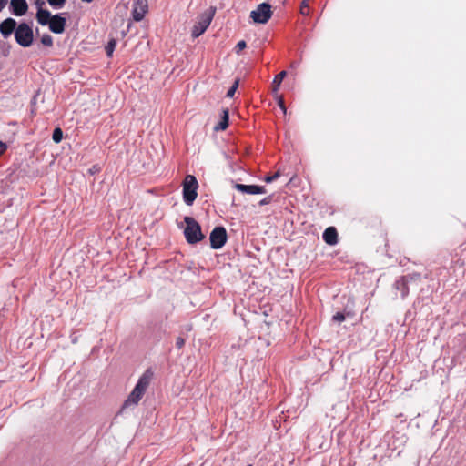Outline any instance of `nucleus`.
<instances>
[{
  "mask_svg": "<svg viewBox=\"0 0 466 466\" xmlns=\"http://www.w3.org/2000/svg\"><path fill=\"white\" fill-rule=\"evenodd\" d=\"M152 378L153 372L150 370H147L139 378L135 388L125 401L123 408H127L130 405H137L140 401L147 389L148 388Z\"/></svg>",
  "mask_w": 466,
  "mask_h": 466,
  "instance_id": "1",
  "label": "nucleus"
},
{
  "mask_svg": "<svg viewBox=\"0 0 466 466\" xmlns=\"http://www.w3.org/2000/svg\"><path fill=\"white\" fill-rule=\"evenodd\" d=\"M152 378L153 372L150 370H147L139 378L135 388L125 401L123 408H127L130 405H137L140 401L147 389L148 388Z\"/></svg>",
  "mask_w": 466,
  "mask_h": 466,
  "instance_id": "2",
  "label": "nucleus"
},
{
  "mask_svg": "<svg viewBox=\"0 0 466 466\" xmlns=\"http://www.w3.org/2000/svg\"><path fill=\"white\" fill-rule=\"evenodd\" d=\"M186 228L184 235L189 244H196L204 239L205 236L201 231V227L193 218L186 216L184 218Z\"/></svg>",
  "mask_w": 466,
  "mask_h": 466,
  "instance_id": "3",
  "label": "nucleus"
},
{
  "mask_svg": "<svg viewBox=\"0 0 466 466\" xmlns=\"http://www.w3.org/2000/svg\"><path fill=\"white\" fill-rule=\"evenodd\" d=\"M198 183L193 175H187L183 181V198L187 205L191 206L198 197Z\"/></svg>",
  "mask_w": 466,
  "mask_h": 466,
  "instance_id": "4",
  "label": "nucleus"
},
{
  "mask_svg": "<svg viewBox=\"0 0 466 466\" xmlns=\"http://www.w3.org/2000/svg\"><path fill=\"white\" fill-rule=\"evenodd\" d=\"M15 38L21 46L28 47L34 40L33 29L27 24L22 23L15 31Z\"/></svg>",
  "mask_w": 466,
  "mask_h": 466,
  "instance_id": "5",
  "label": "nucleus"
},
{
  "mask_svg": "<svg viewBox=\"0 0 466 466\" xmlns=\"http://www.w3.org/2000/svg\"><path fill=\"white\" fill-rule=\"evenodd\" d=\"M271 15V5L268 3L259 4L256 10L250 13V17L258 24H266L270 19Z\"/></svg>",
  "mask_w": 466,
  "mask_h": 466,
  "instance_id": "6",
  "label": "nucleus"
},
{
  "mask_svg": "<svg viewBox=\"0 0 466 466\" xmlns=\"http://www.w3.org/2000/svg\"><path fill=\"white\" fill-rule=\"evenodd\" d=\"M228 235L224 227H216L210 233V247L213 249L221 248L227 242Z\"/></svg>",
  "mask_w": 466,
  "mask_h": 466,
  "instance_id": "7",
  "label": "nucleus"
},
{
  "mask_svg": "<svg viewBox=\"0 0 466 466\" xmlns=\"http://www.w3.org/2000/svg\"><path fill=\"white\" fill-rule=\"evenodd\" d=\"M420 279V274L414 273L401 277L394 283V288L400 291L401 298L405 299L409 294V283L410 281H417Z\"/></svg>",
  "mask_w": 466,
  "mask_h": 466,
  "instance_id": "8",
  "label": "nucleus"
},
{
  "mask_svg": "<svg viewBox=\"0 0 466 466\" xmlns=\"http://www.w3.org/2000/svg\"><path fill=\"white\" fill-rule=\"evenodd\" d=\"M213 18V14H203L200 15L198 21L192 28V36L194 38L201 35L209 26Z\"/></svg>",
  "mask_w": 466,
  "mask_h": 466,
  "instance_id": "9",
  "label": "nucleus"
},
{
  "mask_svg": "<svg viewBox=\"0 0 466 466\" xmlns=\"http://www.w3.org/2000/svg\"><path fill=\"white\" fill-rule=\"evenodd\" d=\"M148 10L147 0H135L133 3L132 17L135 21H141Z\"/></svg>",
  "mask_w": 466,
  "mask_h": 466,
  "instance_id": "10",
  "label": "nucleus"
},
{
  "mask_svg": "<svg viewBox=\"0 0 466 466\" xmlns=\"http://www.w3.org/2000/svg\"><path fill=\"white\" fill-rule=\"evenodd\" d=\"M66 21L60 15H52L48 24L50 31L55 34H62L65 31Z\"/></svg>",
  "mask_w": 466,
  "mask_h": 466,
  "instance_id": "11",
  "label": "nucleus"
},
{
  "mask_svg": "<svg viewBox=\"0 0 466 466\" xmlns=\"http://www.w3.org/2000/svg\"><path fill=\"white\" fill-rule=\"evenodd\" d=\"M235 188L242 193L256 195V194H263L266 192V189L262 186L258 185H244V184H236Z\"/></svg>",
  "mask_w": 466,
  "mask_h": 466,
  "instance_id": "12",
  "label": "nucleus"
},
{
  "mask_svg": "<svg viewBox=\"0 0 466 466\" xmlns=\"http://www.w3.org/2000/svg\"><path fill=\"white\" fill-rule=\"evenodd\" d=\"M10 6L12 13L16 16L24 15L28 9V5L25 0H11Z\"/></svg>",
  "mask_w": 466,
  "mask_h": 466,
  "instance_id": "13",
  "label": "nucleus"
},
{
  "mask_svg": "<svg viewBox=\"0 0 466 466\" xmlns=\"http://www.w3.org/2000/svg\"><path fill=\"white\" fill-rule=\"evenodd\" d=\"M16 29V22L13 18H6L0 24V33L6 38Z\"/></svg>",
  "mask_w": 466,
  "mask_h": 466,
  "instance_id": "14",
  "label": "nucleus"
},
{
  "mask_svg": "<svg viewBox=\"0 0 466 466\" xmlns=\"http://www.w3.org/2000/svg\"><path fill=\"white\" fill-rule=\"evenodd\" d=\"M36 4L39 6H42L45 3H44V1H41V2L37 1ZM51 17H52L51 13L48 10L43 9L41 7L38 8L37 13H36V20L40 25H48Z\"/></svg>",
  "mask_w": 466,
  "mask_h": 466,
  "instance_id": "15",
  "label": "nucleus"
},
{
  "mask_svg": "<svg viewBox=\"0 0 466 466\" xmlns=\"http://www.w3.org/2000/svg\"><path fill=\"white\" fill-rule=\"evenodd\" d=\"M323 240L328 245H335L338 243V232L334 227H329L323 232Z\"/></svg>",
  "mask_w": 466,
  "mask_h": 466,
  "instance_id": "16",
  "label": "nucleus"
},
{
  "mask_svg": "<svg viewBox=\"0 0 466 466\" xmlns=\"http://www.w3.org/2000/svg\"><path fill=\"white\" fill-rule=\"evenodd\" d=\"M228 110L223 109L220 121L214 127L215 131L225 130L228 126Z\"/></svg>",
  "mask_w": 466,
  "mask_h": 466,
  "instance_id": "17",
  "label": "nucleus"
},
{
  "mask_svg": "<svg viewBox=\"0 0 466 466\" xmlns=\"http://www.w3.org/2000/svg\"><path fill=\"white\" fill-rule=\"evenodd\" d=\"M286 76H287V72L281 71L280 73L276 75V76L274 77L273 82H272V93L274 95H278L279 88Z\"/></svg>",
  "mask_w": 466,
  "mask_h": 466,
  "instance_id": "18",
  "label": "nucleus"
},
{
  "mask_svg": "<svg viewBox=\"0 0 466 466\" xmlns=\"http://www.w3.org/2000/svg\"><path fill=\"white\" fill-rule=\"evenodd\" d=\"M116 41L112 38L106 45V53L107 55V56H112L113 55V52L116 48Z\"/></svg>",
  "mask_w": 466,
  "mask_h": 466,
  "instance_id": "19",
  "label": "nucleus"
},
{
  "mask_svg": "<svg viewBox=\"0 0 466 466\" xmlns=\"http://www.w3.org/2000/svg\"><path fill=\"white\" fill-rule=\"evenodd\" d=\"M62 137H63V131H62V129L60 127L55 128V130L53 132V136H52L53 141L56 144H57V143H59L62 140Z\"/></svg>",
  "mask_w": 466,
  "mask_h": 466,
  "instance_id": "20",
  "label": "nucleus"
},
{
  "mask_svg": "<svg viewBox=\"0 0 466 466\" xmlns=\"http://www.w3.org/2000/svg\"><path fill=\"white\" fill-rule=\"evenodd\" d=\"M299 12L302 15H309V6L308 5V0H302Z\"/></svg>",
  "mask_w": 466,
  "mask_h": 466,
  "instance_id": "21",
  "label": "nucleus"
},
{
  "mask_svg": "<svg viewBox=\"0 0 466 466\" xmlns=\"http://www.w3.org/2000/svg\"><path fill=\"white\" fill-rule=\"evenodd\" d=\"M41 43L44 46L50 47L53 46V38L50 35L46 34L41 37Z\"/></svg>",
  "mask_w": 466,
  "mask_h": 466,
  "instance_id": "22",
  "label": "nucleus"
},
{
  "mask_svg": "<svg viewBox=\"0 0 466 466\" xmlns=\"http://www.w3.org/2000/svg\"><path fill=\"white\" fill-rule=\"evenodd\" d=\"M48 4L55 8H61L66 0H47Z\"/></svg>",
  "mask_w": 466,
  "mask_h": 466,
  "instance_id": "23",
  "label": "nucleus"
},
{
  "mask_svg": "<svg viewBox=\"0 0 466 466\" xmlns=\"http://www.w3.org/2000/svg\"><path fill=\"white\" fill-rule=\"evenodd\" d=\"M238 79L235 80L234 84L232 85V86L228 90L227 92V97H233L234 95H235V92L238 86Z\"/></svg>",
  "mask_w": 466,
  "mask_h": 466,
  "instance_id": "24",
  "label": "nucleus"
},
{
  "mask_svg": "<svg viewBox=\"0 0 466 466\" xmlns=\"http://www.w3.org/2000/svg\"><path fill=\"white\" fill-rule=\"evenodd\" d=\"M278 100V105L281 108V110L286 113V106H285V103H284V99H283V96H280V95H274Z\"/></svg>",
  "mask_w": 466,
  "mask_h": 466,
  "instance_id": "25",
  "label": "nucleus"
},
{
  "mask_svg": "<svg viewBox=\"0 0 466 466\" xmlns=\"http://www.w3.org/2000/svg\"><path fill=\"white\" fill-rule=\"evenodd\" d=\"M247 46V44L244 40H241L239 42H238V44L236 45L235 46V52L237 54H239L243 49H245Z\"/></svg>",
  "mask_w": 466,
  "mask_h": 466,
  "instance_id": "26",
  "label": "nucleus"
},
{
  "mask_svg": "<svg viewBox=\"0 0 466 466\" xmlns=\"http://www.w3.org/2000/svg\"><path fill=\"white\" fill-rule=\"evenodd\" d=\"M279 177H280V173H279V171H277L274 175L265 177L264 181L267 183H271L274 180H276L277 178H279Z\"/></svg>",
  "mask_w": 466,
  "mask_h": 466,
  "instance_id": "27",
  "label": "nucleus"
},
{
  "mask_svg": "<svg viewBox=\"0 0 466 466\" xmlns=\"http://www.w3.org/2000/svg\"><path fill=\"white\" fill-rule=\"evenodd\" d=\"M333 319L335 321H338V322H341L345 319V316L343 313L341 312H337L334 316H333Z\"/></svg>",
  "mask_w": 466,
  "mask_h": 466,
  "instance_id": "28",
  "label": "nucleus"
},
{
  "mask_svg": "<svg viewBox=\"0 0 466 466\" xmlns=\"http://www.w3.org/2000/svg\"><path fill=\"white\" fill-rule=\"evenodd\" d=\"M185 345V339L182 337H177L176 339V346L177 349H182Z\"/></svg>",
  "mask_w": 466,
  "mask_h": 466,
  "instance_id": "29",
  "label": "nucleus"
},
{
  "mask_svg": "<svg viewBox=\"0 0 466 466\" xmlns=\"http://www.w3.org/2000/svg\"><path fill=\"white\" fill-rule=\"evenodd\" d=\"M7 3V0H0V12L4 9Z\"/></svg>",
  "mask_w": 466,
  "mask_h": 466,
  "instance_id": "30",
  "label": "nucleus"
},
{
  "mask_svg": "<svg viewBox=\"0 0 466 466\" xmlns=\"http://www.w3.org/2000/svg\"><path fill=\"white\" fill-rule=\"evenodd\" d=\"M271 198L268 197L260 201V205L268 204L270 202Z\"/></svg>",
  "mask_w": 466,
  "mask_h": 466,
  "instance_id": "31",
  "label": "nucleus"
},
{
  "mask_svg": "<svg viewBox=\"0 0 466 466\" xmlns=\"http://www.w3.org/2000/svg\"><path fill=\"white\" fill-rule=\"evenodd\" d=\"M6 147H0V156L4 154Z\"/></svg>",
  "mask_w": 466,
  "mask_h": 466,
  "instance_id": "32",
  "label": "nucleus"
},
{
  "mask_svg": "<svg viewBox=\"0 0 466 466\" xmlns=\"http://www.w3.org/2000/svg\"><path fill=\"white\" fill-rule=\"evenodd\" d=\"M0 146H6V144L0 141Z\"/></svg>",
  "mask_w": 466,
  "mask_h": 466,
  "instance_id": "33",
  "label": "nucleus"
},
{
  "mask_svg": "<svg viewBox=\"0 0 466 466\" xmlns=\"http://www.w3.org/2000/svg\"><path fill=\"white\" fill-rule=\"evenodd\" d=\"M89 171H90L91 174L95 173V169H90Z\"/></svg>",
  "mask_w": 466,
  "mask_h": 466,
  "instance_id": "34",
  "label": "nucleus"
}]
</instances>
